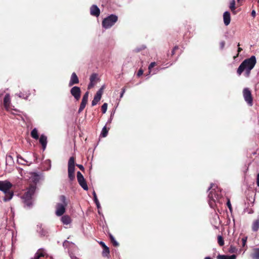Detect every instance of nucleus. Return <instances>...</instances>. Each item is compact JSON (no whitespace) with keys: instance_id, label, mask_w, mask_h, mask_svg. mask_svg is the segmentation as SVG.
<instances>
[{"instance_id":"obj_27","label":"nucleus","mask_w":259,"mask_h":259,"mask_svg":"<svg viewBox=\"0 0 259 259\" xmlns=\"http://www.w3.org/2000/svg\"><path fill=\"white\" fill-rule=\"evenodd\" d=\"M109 128H107L106 126H104L101 132V136L103 137H106L107 136Z\"/></svg>"},{"instance_id":"obj_34","label":"nucleus","mask_w":259,"mask_h":259,"mask_svg":"<svg viewBox=\"0 0 259 259\" xmlns=\"http://www.w3.org/2000/svg\"><path fill=\"white\" fill-rule=\"evenodd\" d=\"M227 205L228 207L229 208V210L232 211V207L230 202V200L229 199L228 200V201L227 202Z\"/></svg>"},{"instance_id":"obj_38","label":"nucleus","mask_w":259,"mask_h":259,"mask_svg":"<svg viewBox=\"0 0 259 259\" xmlns=\"http://www.w3.org/2000/svg\"><path fill=\"white\" fill-rule=\"evenodd\" d=\"M48 232L46 231V230H44L43 229H42L40 231V234H41V236H46L47 235Z\"/></svg>"},{"instance_id":"obj_39","label":"nucleus","mask_w":259,"mask_h":259,"mask_svg":"<svg viewBox=\"0 0 259 259\" xmlns=\"http://www.w3.org/2000/svg\"><path fill=\"white\" fill-rule=\"evenodd\" d=\"M143 74V70L142 69H140L137 73V76L140 77Z\"/></svg>"},{"instance_id":"obj_5","label":"nucleus","mask_w":259,"mask_h":259,"mask_svg":"<svg viewBox=\"0 0 259 259\" xmlns=\"http://www.w3.org/2000/svg\"><path fill=\"white\" fill-rule=\"evenodd\" d=\"M118 17L113 14H111L103 19L102 22L103 27L105 29H108L112 27L117 21Z\"/></svg>"},{"instance_id":"obj_19","label":"nucleus","mask_w":259,"mask_h":259,"mask_svg":"<svg viewBox=\"0 0 259 259\" xmlns=\"http://www.w3.org/2000/svg\"><path fill=\"white\" fill-rule=\"evenodd\" d=\"M217 259H236V255L235 254H233L231 255H221L219 254L217 257Z\"/></svg>"},{"instance_id":"obj_18","label":"nucleus","mask_w":259,"mask_h":259,"mask_svg":"<svg viewBox=\"0 0 259 259\" xmlns=\"http://www.w3.org/2000/svg\"><path fill=\"white\" fill-rule=\"evenodd\" d=\"M99 243L103 249V252H102L103 256H108L110 253V250H109V247H107L105 245V244L102 241H101Z\"/></svg>"},{"instance_id":"obj_14","label":"nucleus","mask_w":259,"mask_h":259,"mask_svg":"<svg viewBox=\"0 0 259 259\" xmlns=\"http://www.w3.org/2000/svg\"><path fill=\"white\" fill-rule=\"evenodd\" d=\"M208 197L210 201H212L214 202L217 200H218L219 199V196L218 194H216L215 191L213 189H212V190L210 191Z\"/></svg>"},{"instance_id":"obj_21","label":"nucleus","mask_w":259,"mask_h":259,"mask_svg":"<svg viewBox=\"0 0 259 259\" xmlns=\"http://www.w3.org/2000/svg\"><path fill=\"white\" fill-rule=\"evenodd\" d=\"M251 256L253 259H259V247L253 249Z\"/></svg>"},{"instance_id":"obj_23","label":"nucleus","mask_w":259,"mask_h":259,"mask_svg":"<svg viewBox=\"0 0 259 259\" xmlns=\"http://www.w3.org/2000/svg\"><path fill=\"white\" fill-rule=\"evenodd\" d=\"M259 229V219L254 220L252 225V230L254 232H256Z\"/></svg>"},{"instance_id":"obj_9","label":"nucleus","mask_w":259,"mask_h":259,"mask_svg":"<svg viewBox=\"0 0 259 259\" xmlns=\"http://www.w3.org/2000/svg\"><path fill=\"white\" fill-rule=\"evenodd\" d=\"M104 89V87H102L96 93L93 100L92 102V106H94L97 104V103L99 102V101L101 99L102 95L103 92V90Z\"/></svg>"},{"instance_id":"obj_49","label":"nucleus","mask_w":259,"mask_h":259,"mask_svg":"<svg viewBox=\"0 0 259 259\" xmlns=\"http://www.w3.org/2000/svg\"><path fill=\"white\" fill-rule=\"evenodd\" d=\"M240 0H237V2L239 3Z\"/></svg>"},{"instance_id":"obj_17","label":"nucleus","mask_w":259,"mask_h":259,"mask_svg":"<svg viewBox=\"0 0 259 259\" xmlns=\"http://www.w3.org/2000/svg\"><path fill=\"white\" fill-rule=\"evenodd\" d=\"M39 142L42 146L43 150H45L46 148L47 145V137L44 135H41L39 139Z\"/></svg>"},{"instance_id":"obj_35","label":"nucleus","mask_w":259,"mask_h":259,"mask_svg":"<svg viewBox=\"0 0 259 259\" xmlns=\"http://www.w3.org/2000/svg\"><path fill=\"white\" fill-rule=\"evenodd\" d=\"M179 49V47L178 46H176L172 49L171 51V56H173L175 55V52L177 50Z\"/></svg>"},{"instance_id":"obj_2","label":"nucleus","mask_w":259,"mask_h":259,"mask_svg":"<svg viewBox=\"0 0 259 259\" xmlns=\"http://www.w3.org/2000/svg\"><path fill=\"white\" fill-rule=\"evenodd\" d=\"M13 185L9 181H0V191H2L5 196L3 197L4 202H8L12 199L14 196V191L12 190Z\"/></svg>"},{"instance_id":"obj_6","label":"nucleus","mask_w":259,"mask_h":259,"mask_svg":"<svg viewBox=\"0 0 259 259\" xmlns=\"http://www.w3.org/2000/svg\"><path fill=\"white\" fill-rule=\"evenodd\" d=\"M75 157L72 156L70 157L68 163V178L70 181H73L75 179Z\"/></svg>"},{"instance_id":"obj_20","label":"nucleus","mask_w":259,"mask_h":259,"mask_svg":"<svg viewBox=\"0 0 259 259\" xmlns=\"http://www.w3.org/2000/svg\"><path fill=\"white\" fill-rule=\"evenodd\" d=\"M235 5L236 3L235 0H232L230 3L229 8L234 15L237 14V11L235 10L236 8Z\"/></svg>"},{"instance_id":"obj_4","label":"nucleus","mask_w":259,"mask_h":259,"mask_svg":"<svg viewBox=\"0 0 259 259\" xmlns=\"http://www.w3.org/2000/svg\"><path fill=\"white\" fill-rule=\"evenodd\" d=\"M60 200L62 203H57L56 206V214L58 216H61L64 214L65 212V207L68 204L64 195L60 196Z\"/></svg>"},{"instance_id":"obj_43","label":"nucleus","mask_w":259,"mask_h":259,"mask_svg":"<svg viewBox=\"0 0 259 259\" xmlns=\"http://www.w3.org/2000/svg\"><path fill=\"white\" fill-rule=\"evenodd\" d=\"M251 15L254 18L256 16V12L255 10H253L252 11Z\"/></svg>"},{"instance_id":"obj_26","label":"nucleus","mask_w":259,"mask_h":259,"mask_svg":"<svg viewBox=\"0 0 259 259\" xmlns=\"http://www.w3.org/2000/svg\"><path fill=\"white\" fill-rule=\"evenodd\" d=\"M109 237L111 242L114 246L117 247L119 246V243L116 241L114 237L111 234H109Z\"/></svg>"},{"instance_id":"obj_33","label":"nucleus","mask_w":259,"mask_h":259,"mask_svg":"<svg viewBox=\"0 0 259 259\" xmlns=\"http://www.w3.org/2000/svg\"><path fill=\"white\" fill-rule=\"evenodd\" d=\"M155 65H156V63L155 62H151L150 64V65L148 67V69L149 70V72L151 71V70L152 69V68H153Z\"/></svg>"},{"instance_id":"obj_51","label":"nucleus","mask_w":259,"mask_h":259,"mask_svg":"<svg viewBox=\"0 0 259 259\" xmlns=\"http://www.w3.org/2000/svg\"><path fill=\"white\" fill-rule=\"evenodd\" d=\"M257 2L259 3V0H257Z\"/></svg>"},{"instance_id":"obj_3","label":"nucleus","mask_w":259,"mask_h":259,"mask_svg":"<svg viewBox=\"0 0 259 259\" xmlns=\"http://www.w3.org/2000/svg\"><path fill=\"white\" fill-rule=\"evenodd\" d=\"M35 191V187L33 186H30L21 197L24 206L27 208H30L32 207L34 195Z\"/></svg>"},{"instance_id":"obj_31","label":"nucleus","mask_w":259,"mask_h":259,"mask_svg":"<svg viewBox=\"0 0 259 259\" xmlns=\"http://www.w3.org/2000/svg\"><path fill=\"white\" fill-rule=\"evenodd\" d=\"M108 104L106 103H104L101 107V110L103 113H105L107 109Z\"/></svg>"},{"instance_id":"obj_50","label":"nucleus","mask_w":259,"mask_h":259,"mask_svg":"<svg viewBox=\"0 0 259 259\" xmlns=\"http://www.w3.org/2000/svg\"><path fill=\"white\" fill-rule=\"evenodd\" d=\"M48 161H49V163H50V162H51L50 160H49Z\"/></svg>"},{"instance_id":"obj_40","label":"nucleus","mask_w":259,"mask_h":259,"mask_svg":"<svg viewBox=\"0 0 259 259\" xmlns=\"http://www.w3.org/2000/svg\"><path fill=\"white\" fill-rule=\"evenodd\" d=\"M247 237H244L242 239V245L244 246L246 243Z\"/></svg>"},{"instance_id":"obj_8","label":"nucleus","mask_w":259,"mask_h":259,"mask_svg":"<svg viewBox=\"0 0 259 259\" xmlns=\"http://www.w3.org/2000/svg\"><path fill=\"white\" fill-rule=\"evenodd\" d=\"M77 179L79 185L84 190H88V186L83 175L80 171L77 172Z\"/></svg>"},{"instance_id":"obj_22","label":"nucleus","mask_w":259,"mask_h":259,"mask_svg":"<svg viewBox=\"0 0 259 259\" xmlns=\"http://www.w3.org/2000/svg\"><path fill=\"white\" fill-rule=\"evenodd\" d=\"M61 221H62V223H63V224H64V225H68L71 222L70 217L67 215L63 216L61 218Z\"/></svg>"},{"instance_id":"obj_10","label":"nucleus","mask_w":259,"mask_h":259,"mask_svg":"<svg viewBox=\"0 0 259 259\" xmlns=\"http://www.w3.org/2000/svg\"><path fill=\"white\" fill-rule=\"evenodd\" d=\"M70 94L74 97L75 99L78 101L80 98L81 90L80 88L75 86L70 90Z\"/></svg>"},{"instance_id":"obj_52","label":"nucleus","mask_w":259,"mask_h":259,"mask_svg":"<svg viewBox=\"0 0 259 259\" xmlns=\"http://www.w3.org/2000/svg\"><path fill=\"white\" fill-rule=\"evenodd\" d=\"M74 259H79V258H75Z\"/></svg>"},{"instance_id":"obj_42","label":"nucleus","mask_w":259,"mask_h":259,"mask_svg":"<svg viewBox=\"0 0 259 259\" xmlns=\"http://www.w3.org/2000/svg\"><path fill=\"white\" fill-rule=\"evenodd\" d=\"M225 45V42L224 41H222V42H221L220 46H221V48L222 49H223L224 48Z\"/></svg>"},{"instance_id":"obj_37","label":"nucleus","mask_w":259,"mask_h":259,"mask_svg":"<svg viewBox=\"0 0 259 259\" xmlns=\"http://www.w3.org/2000/svg\"><path fill=\"white\" fill-rule=\"evenodd\" d=\"M88 97H89V92H87L83 95L82 99L84 100H85L87 101H88Z\"/></svg>"},{"instance_id":"obj_7","label":"nucleus","mask_w":259,"mask_h":259,"mask_svg":"<svg viewBox=\"0 0 259 259\" xmlns=\"http://www.w3.org/2000/svg\"><path fill=\"white\" fill-rule=\"evenodd\" d=\"M243 96L245 102L249 106L253 105V97L251 91L248 88H244L243 90Z\"/></svg>"},{"instance_id":"obj_15","label":"nucleus","mask_w":259,"mask_h":259,"mask_svg":"<svg viewBox=\"0 0 259 259\" xmlns=\"http://www.w3.org/2000/svg\"><path fill=\"white\" fill-rule=\"evenodd\" d=\"M11 103L10 97L9 94H6L4 99V106L6 110L8 111L10 109Z\"/></svg>"},{"instance_id":"obj_1","label":"nucleus","mask_w":259,"mask_h":259,"mask_svg":"<svg viewBox=\"0 0 259 259\" xmlns=\"http://www.w3.org/2000/svg\"><path fill=\"white\" fill-rule=\"evenodd\" d=\"M256 63V59L254 56L245 59L239 65L237 70V74L240 76L243 71L244 75L248 77L250 76L251 70L254 68Z\"/></svg>"},{"instance_id":"obj_30","label":"nucleus","mask_w":259,"mask_h":259,"mask_svg":"<svg viewBox=\"0 0 259 259\" xmlns=\"http://www.w3.org/2000/svg\"><path fill=\"white\" fill-rule=\"evenodd\" d=\"M94 201H95L97 207L99 208L100 207L99 201L97 198V195L95 192H94Z\"/></svg>"},{"instance_id":"obj_24","label":"nucleus","mask_w":259,"mask_h":259,"mask_svg":"<svg viewBox=\"0 0 259 259\" xmlns=\"http://www.w3.org/2000/svg\"><path fill=\"white\" fill-rule=\"evenodd\" d=\"M88 101H87L85 100L82 99L81 102V104L80 105V106H79V109L78 111V113H81L83 111V110L84 109L87 104L88 103Z\"/></svg>"},{"instance_id":"obj_44","label":"nucleus","mask_w":259,"mask_h":259,"mask_svg":"<svg viewBox=\"0 0 259 259\" xmlns=\"http://www.w3.org/2000/svg\"><path fill=\"white\" fill-rule=\"evenodd\" d=\"M125 91V88L124 87V88H123L122 89V92H121V93L120 94V97L121 98L123 96V94L124 93Z\"/></svg>"},{"instance_id":"obj_11","label":"nucleus","mask_w":259,"mask_h":259,"mask_svg":"<svg viewBox=\"0 0 259 259\" xmlns=\"http://www.w3.org/2000/svg\"><path fill=\"white\" fill-rule=\"evenodd\" d=\"M98 79V75L96 73H93L90 77V83L88 85V89L89 90L92 89L97 83V81Z\"/></svg>"},{"instance_id":"obj_13","label":"nucleus","mask_w":259,"mask_h":259,"mask_svg":"<svg viewBox=\"0 0 259 259\" xmlns=\"http://www.w3.org/2000/svg\"><path fill=\"white\" fill-rule=\"evenodd\" d=\"M79 83V79L75 72H73L71 74L70 80L69 82V86L71 87L75 84Z\"/></svg>"},{"instance_id":"obj_48","label":"nucleus","mask_w":259,"mask_h":259,"mask_svg":"<svg viewBox=\"0 0 259 259\" xmlns=\"http://www.w3.org/2000/svg\"><path fill=\"white\" fill-rule=\"evenodd\" d=\"M211 189H212V186L209 188L208 190H210Z\"/></svg>"},{"instance_id":"obj_32","label":"nucleus","mask_w":259,"mask_h":259,"mask_svg":"<svg viewBox=\"0 0 259 259\" xmlns=\"http://www.w3.org/2000/svg\"><path fill=\"white\" fill-rule=\"evenodd\" d=\"M240 46V44L238 43V50H237V52H238V54L236 55V56H234V59H235L237 57H238L239 56V53L242 51V49L240 47H239Z\"/></svg>"},{"instance_id":"obj_36","label":"nucleus","mask_w":259,"mask_h":259,"mask_svg":"<svg viewBox=\"0 0 259 259\" xmlns=\"http://www.w3.org/2000/svg\"><path fill=\"white\" fill-rule=\"evenodd\" d=\"M236 248L233 246V245H231L230 247V249H229V251L230 252H234L235 251H236Z\"/></svg>"},{"instance_id":"obj_47","label":"nucleus","mask_w":259,"mask_h":259,"mask_svg":"<svg viewBox=\"0 0 259 259\" xmlns=\"http://www.w3.org/2000/svg\"><path fill=\"white\" fill-rule=\"evenodd\" d=\"M204 259H211V258L209 256H207V257H205Z\"/></svg>"},{"instance_id":"obj_12","label":"nucleus","mask_w":259,"mask_h":259,"mask_svg":"<svg viewBox=\"0 0 259 259\" xmlns=\"http://www.w3.org/2000/svg\"><path fill=\"white\" fill-rule=\"evenodd\" d=\"M90 14L93 16L98 17L100 14V10L96 5H94L90 8Z\"/></svg>"},{"instance_id":"obj_45","label":"nucleus","mask_w":259,"mask_h":259,"mask_svg":"<svg viewBox=\"0 0 259 259\" xmlns=\"http://www.w3.org/2000/svg\"><path fill=\"white\" fill-rule=\"evenodd\" d=\"M256 184H257V186L258 187H259V174H257V178H256Z\"/></svg>"},{"instance_id":"obj_46","label":"nucleus","mask_w":259,"mask_h":259,"mask_svg":"<svg viewBox=\"0 0 259 259\" xmlns=\"http://www.w3.org/2000/svg\"><path fill=\"white\" fill-rule=\"evenodd\" d=\"M40 257L35 253L34 257L33 259H39Z\"/></svg>"},{"instance_id":"obj_25","label":"nucleus","mask_w":259,"mask_h":259,"mask_svg":"<svg viewBox=\"0 0 259 259\" xmlns=\"http://www.w3.org/2000/svg\"><path fill=\"white\" fill-rule=\"evenodd\" d=\"M31 136L32 138L37 140L39 138L38 134V131L36 128H34L32 130L31 132Z\"/></svg>"},{"instance_id":"obj_16","label":"nucleus","mask_w":259,"mask_h":259,"mask_svg":"<svg viewBox=\"0 0 259 259\" xmlns=\"http://www.w3.org/2000/svg\"><path fill=\"white\" fill-rule=\"evenodd\" d=\"M223 20L226 26H228L230 23L231 16L229 12L226 11L224 12L223 14Z\"/></svg>"},{"instance_id":"obj_41","label":"nucleus","mask_w":259,"mask_h":259,"mask_svg":"<svg viewBox=\"0 0 259 259\" xmlns=\"http://www.w3.org/2000/svg\"><path fill=\"white\" fill-rule=\"evenodd\" d=\"M76 166L81 170V171H84V168L83 167V166L81 164H76Z\"/></svg>"},{"instance_id":"obj_28","label":"nucleus","mask_w":259,"mask_h":259,"mask_svg":"<svg viewBox=\"0 0 259 259\" xmlns=\"http://www.w3.org/2000/svg\"><path fill=\"white\" fill-rule=\"evenodd\" d=\"M218 242L219 245L221 246H222L224 245V238L222 236L219 235L218 236Z\"/></svg>"},{"instance_id":"obj_29","label":"nucleus","mask_w":259,"mask_h":259,"mask_svg":"<svg viewBox=\"0 0 259 259\" xmlns=\"http://www.w3.org/2000/svg\"><path fill=\"white\" fill-rule=\"evenodd\" d=\"M36 254H37L40 257H44L45 255V252L43 249H40L37 251Z\"/></svg>"}]
</instances>
